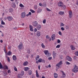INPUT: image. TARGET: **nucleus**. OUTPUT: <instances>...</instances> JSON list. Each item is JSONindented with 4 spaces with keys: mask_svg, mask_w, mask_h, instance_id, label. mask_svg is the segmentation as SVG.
I'll return each mask as SVG.
<instances>
[{
    "mask_svg": "<svg viewBox=\"0 0 78 78\" xmlns=\"http://www.w3.org/2000/svg\"><path fill=\"white\" fill-rule=\"evenodd\" d=\"M72 70L74 73H77V72H78V66H77L76 65H75L74 67Z\"/></svg>",
    "mask_w": 78,
    "mask_h": 78,
    "instance_id": "nucleus-1",
    "label": "nucleus"
},
{
    "mask_svg": "<svg viewBox=\"0 0 78 78\" xmlns=\"http://www.w3.org/2000/svg\"><path fill=\"white\" fill-rule=\"evenodd\" d=\"M62 64V61H60L58 63L56 64L57 68L59 69L60 66Z\"/></svg>",
    "mask_w": 78,
    "mask_h": 78,
    "instance_id": "nucleus-2",
    "label": "nucleus"
},
{
    "mask_svg": "<svg viewBox=\"0 0 78 78\" xmlns=\"http://www.w3.org/2000/svg\"><path fill=\"white\" fill-rule=\"evenodd\" d=\"M57 55V53L55 51H53L52 52V55L53 56V59H55L56 58V56Z\"/></svg>",
    "mask_w": 78,
    "mask_h": 78,
    "instance_id": "nucleus-3",
    "label": "nucleus"
},
{
    "mask_svg": "<svg viewBox=\"0 0 78 78\" xmlns=\"http://www.w3.org/2000/svg\"><path fill=\"white\" fill-rule=\"evenodd\" d=\"M22 47H23V44H21L19 45L18 47V48L19 50H22Z\"/></svg>",
    "mask_w": 78,
    "mask_h": 78,
    "instance_id": "nucleus-4",
    "label": "nucleus"
},
{
    "mask_svg": "<svg viewBox=\"0 0 78 78\" xmlns=\"http://www.w3.org/2000/svg\"><path fill=\"white\" fill-rule=\"evenodd\" d=\"M32 23L34 27H36L38 25V23H37V22L36 21L33 22Z\"/></svg>",
    "mask_w": 78,
    "mask_h": 78,
    "instance_id": "nucleus-5",
    "label": "nucleus"
},
{
    "mask_svg": "<svg viewBox=\"0 0 78 78\" xmlns=\"http://www.w3.org/2000/svg\"><path fill=\"white\" fill-rule=\"evenodd\" d=\"M25 14H26L25 12H22L21 15V18H25L26 16Z\"/></svg>",
    "mask_w": 78,
    "mask_h": 78,
    "instance_id": "nucleus-6",
    "label": "nucleus"
},
{
    "mask_svg": "<svg viewBox=\"0 0 78 78\" xmlns=\"http://www.w3.org/2000/svg\"><path fill=\"white\" fill-rule=\"evenodd\" d=\"M63 5V2H62L60 1L58 3V5L59 7H61Z\"/></svg>",
    "mask_w": 78,
    "mask_h": 78,
    "instance_id": "nucleus-7",
    "label": "nucleus"
},
{
    "mask_svg": "<svg viewBox=\"0 0 78 78\" xmlns=\"http://www.w3.org/2000/svg\"><path fill=\"white\" fill-rule=\"evenodd\" d=\"M7 19L9 21H11V20H12V19H13V18L11 16H8L7 17Z\"/></svg>",
    "mask_w": 78,
    "mask_h": 78,
    "instance_id": "nucleus-8",
    "label": "nucleus"
},
{
    "mask_svg": "<svg viewBox=\"0 0 78 78\" xmlns=\"http://www.w3.org/2000/svg\"><path fill=\"white\" fill-rule=\"evenodd\" d=\"M66 59L67 61H72V58L69 57V56H67L66 58Z\"/></svg>",
    "mask_w": 78,
    "mask_h": 78,
    "instance_id": "nucleus-9",
    "label": "nucleus"
},
{
    "mask_svg": "<svg viewBox=\"0 0 78 78\" xmlns=\"http://www.w3.org/2000/svg\"><path fill=\"white\" fill-rule=\"evenodd\" d=\"M38 62H45V60L44 59H42V58H40L38 60Z\"/></svg>",
    "mask_w": 78,
    "mask_h": 78,
    "instance_id": "nucleus-10",
    "label": "nucleus"
},
{
    "mask_svg": "<svg viewBox=\"0 0 78 78\" xmlns=\"http://www.w3.org/2000/svg\"><path fill=\"white\" fill-rule=\"evenodd\" d=\"M22 76L21 73H19L18 74L17 77L18 78H22Z\"/></svg>",
    "mask_w": 78,
    "mask_h": 78,
    "instance_id": "nucleus-11",
    "label": "nucleus"
},
{
    "mask_svg": "<svg viewBox=\"0 0 78 78\" xmlns=\"http://www.w3.org/2000/svg\"><path fill=\"white\" fill-rule=\"evenodd\" d=\"M28 64V62H24L23 63V66H27Z\"/></svg>",
    "mask_w": 78,
    "mask_h": 78,
    "instance_id": "nucleus-12",
    "label": "nucleus"
},
{
    "mask_svg": "<svg viewBox=\"0 0 78 78\" xmlns=\"http://www.w3.org/2000/svg\"><path fill=\"white\" fill-rule=\"evenodd\" d=\"M51 39L52 41H54L55 39V35L53 34L51 36Z\"/></svg>",
    "mask_w": 78,
    "mask_h": 78,
    "instance_id": "nucleus-13",
    "label": "nucleus"
},
{
    "mask_svg": "<svg viewBox=\"0 0 78 78\" xmlns=\"http://www.w3.org/2000/svg\"><path fill=\"white\" fill-rule=\"evenodd\" d=\"M61 72L63 74L62 76L63 77V78H65V77H66V74H65V73H64V72L63 71H61Z\"/></svg>",
    "mask_w": 78,
    "mask_h": 78,
    "instance_id": "nucleus-14",
    "label": "nucleus"
},
{
    "mask_svg": "<svg viewBox=\"0 0 78 78\" xmlns=\"http://www.w3.org/2000/svg\"><path fill=\"white\" fill-rule=\"evenodd\" d=\"M54 77L55 78H57L58 77V74L56 73H54Z\"/></svg>",
    "mask_w": 78,
    "mask_h": 78,
    "instance_id": "nucleus-15",
    "label": "nucleus"
},
{
    "mask_svg": "<svg viewBox=\"0 0 78 78\" xmlns=\"http://www.w3.org/2000/svg\"><path fill=\"white\" fill-rule=\"evenodd\" d=\"M59 14L60 15H64V12L60 11L59 12Z\"/></svg>",
    "mask_w": 78,
    "mask_h": 78,
    "instance_id": "nucleus-16",
    "label": "nucleus"
},
{
    "mask_svg": "<svg viewBox=\"0 0 78 78\" xmlns=\"http://www.w3.org/2000/svg\"><path fill=\"white\" fill-rule=\"evenodd\" d=\"M30 30L31 31H33V26H31L30 25Z\"/></svg>",
    "mask_w": 78,
    "mask_h": 78,
    "instance_id": "nucleus-17",
    "label": "nucleus"
},
{
    "mask_svg": "<svg viewBox=\"0 0 78 78\" xmlns=\"http://www.w3.org/2000/svg\"><path fill=\"white\" fill-rule=\"evenodd\" d=\"M37 30H40V29L41 28V26L40 25H38L37 27Z\"/></svg>",
    "mask_w": 78,
    "mask_h": 78,
    "instance_id": "nucleus-18",
    "label": "nucleus"
},
{
    "mask_svg": "<svg viewBox=\"0 0 78 78\" xmlns=\"http://www.w3.org/2000/svg\"><path fill=\"white\" fill-rule=\"evenodd\" d=\"M12 58L14 61H16L17 59H16V55H13Z\"/></svg>",
    "mask_w": 78,
    "mask_h": 78,
    "instance_id": "nucleus-19",
    "label": "nucleus"
},
{
    "mask_svg": "<svg viewBox=\"0 0 78 78\" xmlns=\"http://www.w3.org/2000/svg\"><path fill=\"white\" fill-rule=\"evenodd\" d=\"M3 75H4L6 76L8 75V73L7 72H6V71H4L3 73Z\"/></svg>",
    "mask_w": 78,
    "mask_h": 78,
    "instance_id": "nucleus-20",
    "label": "nucleus"
},
{
    "mask_svg": "<svg viewBox=\"0 0 78 78\" xmlns=\"http://www.w3.org/2000/svg\"><path fill=\"white\" fill-rule=\"evenodd\" d=\"M71 50H74L75 49V48H74V47H73V46L71 45Z\"/></svg>",
    "mask_w": 78,
    "mask_h": 78,
    "instance_id": "nucleus-21",
    "label": "nucleus"
},
{
    "mask_svg": "<svg viewBox=\"0 0 78 78\" xmlns=\"http://www.w3.org/2000/svg\"><path fill=\"white\" fill-rule=\"evenodd\" d=\"M61 7L62 8V9H66V5L63 4Z\"/></svg>",
    "mask_w": 78,
    "mask_h": 78,
    "instance_id": "nucleus-22",
    "label": "nucleus"
},
{
    "mask_svg": "<svg viewBox=\"0 0 78 78\" xmlns=\"http://www.w3.org/2000/svg\"><path fill=\"white\" fill-rule=\"evenodd\" d=\"M44 53L46 55H48V50L45 51H44Z\"/></svg>",
    "mask_w": 78,
    "mask_h": 78,
    "instance_id": "nucleus-23",
    "label": "nucleus"
},
{
    "mask_svg": "<svg viewBox=\"0 0 78 78\" xmlns=\"http://www.w3.org/2000/svg\"><path fill=\"white\" fill-rule=\"evenodd\" d=\"M9 12H13V9H12V8H10L9 9Z\"/></svg>",
    "mask_w": 78,
    "mask_h": 78,
    "instance_id": "nucleus-24",
    "label": "nucleus"
},
{
    "mask_svg": "<svg viewBox=\"0 0 78 78\" xmlns=\"http://www.w3.org/2000/svg\"><path fill=\"white\" fill-rule=\"evenodd\" d=\"M36 75L37 77H38L39 76V74L38 73V72H37V70L36 71Z\"/></svg>",
    "mask_w": 78,
    "mask_h": 78,
    "instance_id": "nucleus-25",
    "label": "nucleus"
},
{
    "mask_svg": "<svg viewBox=\"0 0 78 78\" xmlns=\"http://www.w3.org/2000/svg\"><path fill=\"white\" fill-rule=\"evenodd\" d=\"M41 12H42V9L39 8L38 10V12L40 13Z\"/></svg>",
    "mask_w": 78,
    "mask_h": 78,
    "instance_id": "nucleus-26",
    "label": "nucleus"
},
{
    "mask_svg": "<svg viewBox=\"0 0 78 78\" xmlns=\"http://www.w3.org/2000/svg\"><path fill=\"white\" fill-rule=\"evenodd\" d=\"M12 54V53H11V51H9V52L7 53V55H11V54Z\"/></svg>",
    "mask_w": 78,
    "mask_h": 78,
    "instance_id": "nucleus-27",
    "label": "nucleus"
},
{
    "mask_svg": "<svg viewBox=\"0 0 78 78\" xmlns=\"http://www.w3.org/2000/svg\"><path fill=\"white\" fill-rule=\"evenodd\" d=\"M19 6L21 8H24V5L22 4H20Z\"/></svg>",
    "mask_w": 78,
    "mask_h": 78,
    "instance_id": "nucleus-28",
    "label": "nucleus"
},
{
    "mask_svg": "<svg viewBox=\"0 0 78 78\" xmlns=\"http://www.w3.org/2000/svg\"><path fill=\"white\" fill-rule=\"evenodd\" d=\"M31 15V12H29V13L26 15L27 17H28L29 16H30Z\"/></svg>",
    "mask_w": 78,
    "mask_h": 78,
    "instance_id": "nucleus-29",
    "label": "nucleus"
},
{
    "mask_svg": "<svg viewBox=\"0 0 78 78\" xmlns=\"http://www.w3.org/2000/svg\"><path fill=\"white\" fill-rule=\"evenodd\" d=\"M28 70H29V68H28V67L25 68L24 69V70L25 71H28Z\"/></svg>",
    "mask_w": 78,
    "mask_h": 78,
    "instance_id": "nucleus-30",
    "label": "nucleus"
},
{
    "mask_svg": "<svg viewBox=\"0 0 78 78\" xmlns=\"http://www.w3.org/2000/svg\"><path fill=\"white\" fill-rule=\"evenodd\" d=\"M37 35L38 36H41V32H37Z\"/></svg>",
    "mask_w": 78,
    "mask_h": 78,
    "instance_id": "nucleus-31",
    "label": "nucleus"
},
{
    "mask_svg": "<svg viewBox=\"0 0 78 78\" xmlns=\"http://www.w3.org/2000/svg\"><path fill=\"white\" fill-rule=\"evenodd\" d=\"M75 55H76V56H78V51H76L75 52Z\"/></svg>",
    "mask_w": 78,
    "mask_h": 78,
    "instance_id": "nucleus-32",
    "label": "nucleus"
},
{
    "mask_svg": "<svg viewBox=\"0 0 78 78\" xmlns=\"http://www.w3.org/2000/svg\"><path fill=\"white\" fill-rule=\"evenodd\" d=\"M65 63L66 65H70V63L68 62V61H66Z\"/></svg>",
    "mask_w": 78,
    "mask_h": 78,
    "instance_id": "nucleus-33",
    "label": "nucleus"
},
{
    "mask_svg": "<svg viewBox=\"0 0 78 78\" xmlns=\"http://www.w3.org/2000/svg\"><path fill=\"white\" fill-rule=\"evenodd\" d=\"M28 73L29 75H31L32 74V72L31 71V70H30L28 71Z\"/></svg>",
    "mask_w": 78,
    "mask_h": 78,
    "instance_id": "nucleus-34",
    "label": "nucleus"
},
{
    "mask_svg": "<svg viewBox=\"0 0 78 78\" xmlns=\"http://www.w3.org/2000/svg\"><path fill=\"white\" fill-rule=\"evenodd\" d=\"M2 68H3V66L2 64V63H1V62H0V69H1Z\"/></svg>",
    "mask_w": 78,
    "mask_h": 78,
    "instance_id": "nucleus-35",
    "label": "nucleus"
},
{
    "mask_svg": "<svg viewBox=\"0 0 78 78\" xmlns=\"http://www.w3.org/2000/svg\"><path fill=\"white\" fill-rule=\"evenodd\" d=\"M50 37V36H49L48 35H47L46 36V38L47 39H48Z\"/></svg>",
    "mask_w": 78,
    "mask_h": 78,
    "instance_id": "nucleus-36",
    "label": "nucleus"
},
{
    "mask_svg": "<svg viewBox=\"0 0 78 78\" xmlns=\"http://www.w3.org/2000/svg\"><path fill=\"white\" fill-rule=\"evenodd\" d=\"M1 24L2 25H5V23L3 22V20L1 21Z\"/></svg>",
    "mask_w": 78,
    "mask_h": 78,
    "instance_id": "nucleus-37",
    "label": "nucleus"
},
{
    "mask_svg": "<svg viewBox=\"0 0 78 78\" xmlns=\"http://www.w3.org/2000/svg\"><path fill=\"white\" fill-rule=\"evenodd\" d=\"M30 11L31 12H32V13H34V12H35V11H34L32 10V9H30Z\"/></svg>",
    "mask_w": 78,
    "mask_h": 78,
    "instance_id": "nucleus-38",
    "label": "nucleus"
},
{
    "mask_svg": "<svg viewBox=\"0 0 78 78\" xmlns=\"http://www.w3.org/2000/svg\"><path fill=\"white\" fill-rule=\"evenodd\" d=\"M39 6H45V5H44L43 4V5L41 3H40L39 4Z\"/></svg>",
    "mask_w": 78,
    "mask_h": 78,
    "instance_id": "nucleus-39",
    "label": "nucleus"
},
{
    "mask_svg": "<svg viewBox=\"0 0 78 78\" xmlns=\"http://www.w3.org/2000/svg\"><path fill=\"white\" fill-rule=\"evenodd\" d=\"M41 46L42 47V48H45V45H44V44L43 43H42L41 44Z\"/></svg>",
    "mask_w": 78,
    "mask_h": 78,
    "instance_id": "nucleus-40",
    "label": "nucleus"
},
{
    "mask_svg": "<svg viewBox=\"0 0 78 78\" xmlns=\"http://www.w3.org/2000/svg\"><path fill=\"white\" fill-rule=\"evenodd\" d=\"M70 14H72V11L70 10L69 11V15H70Z\"/></svg>",
    "mask_w": 78,
    "mask_h": 78,
    "instance_id": "nucleus-41",
    "label": "nucleus"
},
{
    "mask_svg": "<svg viewBox=\"0 0 78 78\" xmlns=\"http://www.w3.org/2000/svg\"><path fill=\"white\" fill-rule=\"evenodd\" d=\"M48 59L49 61H50V60H51V59H52V57H51L48 58Z\"/></svg>",
    "mask_w": 78,
    "mask_h": 78,
    "instance_id": "nucleus-42",
    "label": "nucleus"
},
{
    "mask_svg": "<svg viewBox=\"0 0 78 78\" xmlns=\"http://www.w3.org/2000/svg\"><path fill=\"white\" fill-rule=\"evenodd\" d=\"M60 47H61V46L59 44H58L56 47V48H59Z\"/></svg>",
    "mask_w": 78,
    "mask_h": 78,
    "instance_id": "nucleus-43",
    "label": "nucleus"
},
{
    "mask_svg": "<svg viewBox=\"0 0 78 78\" xmlns=\"http://www.w3.org/2000/svg\"><path fill=\"white\" fill-rule=\"evenodd\" d=\"M37 8V5H35L34 6V9H36Z\"/></svg>",
    "mask_w": 78,
    "mask_h": 78,
    "instance_id": "nucleus-44",
    "label": "nucleus"
},
{
    "mask_svg": "<svg viewBox=\"0 0 78 78\" xmlns=\"http://www.w3.org/2000/svg\"><path fill=\"white\" fill-rule=\"evenodd\" d=\"M21 75H22V76H23V75H24V71H21Z\"/></svg>",
    "mask_w": 78,
    "mask_h": 78,
    "instance_id": "nucleus-45",
    "label": "nucleus"
},
{
    "mask_svg": "<svg viewBox=\"0 0 78 78\" xmlns=\"http://www.w3.org/2000/svg\"><path fill=\"white\" fill-rule=\"evenodd\" d=\"M14 70L15 71H17V69L15 66H14Z\"/></svg>",
    "mask_w": 78,
    "mask_h": 78,
    "instance_id": "nucleus-46",
    "label": "nucleus"
},
{
    "mask_svg": "<svg viewBox=\"0 0 78 78\" xmlns=\"http://www.w3.org/2000/svg\"><path fill=\"white\" fill-rule=\"evenodd\" d=\"M58 34L59 35H60V36H62V33H61V31H59L58 32Z\"/></svg>",
    "mask_w": 78,
    "mask_h": 78,
    "instance_id": "nucleus-47",
    "label": "nucleus"
},
{
    "mask_svg": "<svg viewBox=\"0 0 78 78\" xmlns=\"http://www.w3.org/2000/svg\"><path fill=\"white\" fill-rule=\"evenodd\" d=\"M38 58H39V55H37V57L36 58V60H37Z\"/></svg>",
    "mask_w": 78,
    "mask_h": 78,
    "instance_id": "nucleus-48",
    "label": "nucleus"
},
{
    "mask_svg": "<svg viewBox=\"0 0 78 78\" xmlns=\"http://www.w3.org/2000/svg\"><path fill=\"white\" fill-rule=\"evenodd\" d=\"M64 24L62 23H61V24L60 25L61 27H64Z\"/></svg>",
    "mask_w": 78,
    "mask_h": 78,
    "instance_id": "nucleus-49",
    "label": "nucleus"
},
{
    "mask_svg": "<svg viewBox=\"0 0 78 78\" xmlns=\"http://www.w3.org/2000/svg\"><path fill=\"white\" fill-rule=\"evenodd\" d=\"M72 14L69 15V18L71 19V18H72Z\"/></svg>",
    "mask_w": 78,
    "mask_h": 78,
    "instance_id": "nucleus-50",
    "label": "nucleus"
},
{
    "mask_svg": "<svg viewBox=\"0 0 78 78\" xmlns=\"http://www.w3.org/2000/svg\"><path fill=\"white\" fill-rule=\"evenodd\" d=\"M46 22V20L44 19L43 21V23H45Z\"/></svg>",
    "mask_w": 78,
    "mask_h": 78,
    "instance_id": "nucleus-51",
    "label": "nucleus"
},
{
    "mask_svg": "<svg viewBox=\"0 0 78 78\" xmlns=\"http://www.w3.org/2000/svg\"><path fill=\"white\" fill-rule=\"evenodd\" d=\"M27 53H30V49H28L27 50Z\"/></svg>",
    "mask_w": 78,
    "mask_h": 78,
    "instance_id": "nucleus-52",
    "label": "nucleus"
},
{
    "mask_svg": "<svg viewBox=\"0 0 78 78\" xmlns=\"http://www.w3.org/2000/svg\"><path fill=\"white\" fill-rule=\"evenodd\" d=\"M7 61L9 62H10V59H9V58L8 57Z\"/></svg>",
    "mask_w": 78,
    "mask_h": 78,
    "instance_id": "nucleus-53",
    "label": "nucleus"
},
{
    "mask_svg": "<svg viewBox=\"0 0 78 78\" xmlns=\"http://www.w3.org/2000/svg\"><path fill=\"white\" fill-rule=\"evenodd\" d=\"M46 10L47 11H51V10L48 9V8H46Z\"/></svg>",
    "mask_w": 78,
    "mask_h": 78,
    "instance_id": "nucleus-54",
    "label": "nucleus"
},
{
    "mask_svg": "<svg viewBox=\"0 0 78 78\" xmlns=\"http://www.w3.org/2000/svg\"><path fill=\"white\" fill-rule=\"evenodd\" d=\"M57 42L58 44H59V43H61V41L59 40H58L57 41Z\"/></svg>",
    "mask_w": 78,
    "mask_h": 78,
    "instance_id": "nucleus-55",
    "label": "nucleus"
},
{
    "mask_svg": "<svg viewBox=\"0 0 78 78\" xmlns=\"http://www.w3.org/2000/svg\"><path fill=\"white\" fill-rule=\"evenodd\" d=\"M61 30H62V31H64L65 30V29L64 28V27H61Z\"/></svg>",
    "mask_w": 78,
    "mask_h": 78,
    "instance_id": "nucleus-56",
    "label": "nucleus"
},
{
    "mask_svg": "<svg viewBox=\"0 0 78 78\" xmlns=\"http://www.w3.org/2000/svg\"><path fill=\"white\" fill-rule=\"evenodd\" d=\"M48 39V41L49 42H50V41H51V38H50V37Z\"/></svg>",
    "mask_w": 78,
    "mask_h": 78,
    "instance_id": "nucleus-57",
    "label": "nucleus"
},
{
    "mask_svg": "<svg viewBox=\"0 0 78 78\" xmlns=\"http://www.w3.org/2000/svg\"><path fill=\"white\" fill-rule=\"evenodd\" d=\"M5 67L6 69H7V70L8 69V66H5Z\"/></svg>",
    "mask_w": 78,
    "mask_h": 78,
    "instance_id": "nucleus-58",
    "label": "nucleus"
},
{
    "mask_svg": "<svg viewBox=\"0 0 78 78\" xmlns=\"http://www.w3.org/2000/svg\"><path fill=\"white\" fill-rule=\"evenodd\" d=\"M4 27L2 25H0V28H3Z\"/></svg>",
    "mask_w": 78,
    "mask_h": 78,
    "instance_id": "nucleus-59",
    "label": "nucleus"
},
{
    "mask_svg": "<svg viewBox=\"0 0 78 78\" xmlns=\"http://www.w3.org/2000/svg\"><path fill=\"white\" fill-rule=\"evenodd\" d=\"M76 5H77L78 6V0H77L76 1Z\"/></svg>",
    "mask_w": 78,
    "mask_h": 78,
    "instance_id": "nucleus-60",
    "label": "nucleus"
},
{
    "mask_svg": "<svg viewBox=\"0 0 78 78\" xmlns=\"http://www.w3.org/2000/svg\"><path fill=\"white\" fill-rule=\"evenodd\" d=\"M37 29H36V28H35L34 30V31H35V32H36V31H37Z\"/></svg>",
    "mask_w": 78,
    "mask_h": 78,
    "instance_id": "nucleus-61",
    "label": "nucleus"
},
{
    "mask_svg": "<svg viewBox=\"0 0 78 78\" xmlns=\"http://www.w3.org/2000/svg\"><path fill=\"white\" fill-rule=\"evenodd\" d=\"M16 29H17V27H16L13 28V30H16Z\"/></svg>",
    "mask_w": 78,
    "mask_h": 78,
    "instance_id": "nucleus-62",
    "label": "nucleus"
},
{
    "mask_svg": "<svg viewBox=\"0 0 78 78\" xmlns=\"http://www.w3.org/2000/svg\"><path fill=\"white\" fill-rule=\"evenodd\" d=\"M15 2H16V4H17L19 3V2H18L17 0H16Z\"/></svg>",
    "mask_w": 78,
    "mask_h": 78,
    "instance_id": "nucleus-63",
    "label": "nucleus"
},
{
    "mask_svg": "<svg viewBox=\"0 0 78 78\" xmlns=\"http://www.w3.org/2000/svg\"><path fill=\"white\" fill-rule=\"evenodd\" d=\"M11 46H9V47L8 49H9V50H10V49H11Z\"/></svg>",
    "mask_w": 78,
    "mask_h": 78,
    "instance_id": "nucleus-64",
    "label": "nucleus"
}]
</instances>
